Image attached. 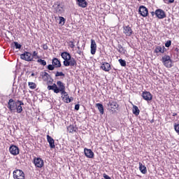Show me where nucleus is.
Instances as JSON below:
<instances>
[{
	"label": "nucleus",
	"mask_w": 179,
	"mask_h": 179,
	"mask_svg": "<svg viewBox=\"0 0 179 179\" xmlns=\"http://www.w3.org/2000/svg\"><path fill=\"white\" fill-rule=\"evenodd\" d=\"M161 61L166 68H171L173 66V60L171 59V57L167 55L163 56Z\"/></svg>",
	"instance_id": "1"
},
{
	"label": "nucleus",
	"mask_w": 179,
	"mask_h": 179,
	"mask_svg": "<svg viewBox=\"0 0 179 179\" xmlns=\"http://www.w3.org/2000/svg\"><path fill=\"white\" fill-rule=\"evenodd\" d=\"M53 8L55 9V13H57V15H61L62 13H64V6L61 5V2H55Z\"/></svg>",
	"instance_id": "2"
},
{
	"label": "nucleus",
	"mask_w": 179,
	"mask_h": 179,
	"mask_svg": "<svg viewBox=\"0 0 179 179\" xmlns=\"http://www.w3.org/2000/svg\"><path fill=\"white\" fill-rule=\"evenodd\" d=\"M17 106V102L15 101L13 99H10L8 103V108L11 113H16V108Z\"/></svg>",
	"instance_id": "3"
},
{
	"label": "nucleus",
	"mask_w": 179,
	"mask_h": 179,
	"mask_svg": "<svg viewBox=\"0 0 179 179\" xmlns=\"http://www.w3.org/2000/svg\"><path fill=\"white\" fill-rule=\"evenodd\" d=\"M63 65L64 66H73L76 68V66H78V63L76 62V60H75V58L72 57L71 56L70 59H68V61L63 62Z\"/></svg>",
	"instance_id": "4"
},
{
	"label": "nucleus",
	"mask_w": 179,
	"mask_h": 179,
	"mask_svg": "<svg viewBox=\"0 0 179 179\" xmlns=\"http://www.w3.org/2000/svg\"><path fill=\"white\" fill-rule=\"evenodd\" d=\"M107 106L108 107V110H110L111 111H115V110H118V107H120L118 103L113 100H109Z\"/></svg>",
	"instance_id": "5"
},
{
	"label": "nucleus",
	"mask_w": 179,
	"mask_h": 179,
	"mask_svg": "<svg viewBox=\"0 0 179 179\" xmlns=\"http://www.w3.org/2000/svg\"><path fill=\"white\" fill-rule=\"evenodd\" d=\"M14 179H25L24 172L20 169H16L13 172Z\"/></svg>",
	"instance_id": "6"
},
{
	"label": "nucleus",
	"mask_w": 179,
	"mask_h": 179,
	"mask_svg": "<svg viewBox=\"0 0 179 179\" xmlns=\"http://www.w3.org/2000/svg\"><path fill=\"white\" fill-rule=\"evenodd\" d=\"M21 59L24 61H27V62H31L34 61L33 57H31V54L29 52H24L23 54L20 55Z\"/></svg>",
	"instance_id": "7"
},
{
	"label": "nucleus",
	"mask_w": 179,
	"mask_h": 179,
	"mask_svg": "<svg viewBox=\"0 0 179 179\" xmlns=\"http://www.w3.org/2000/svg\"><path fill=\"white\" fill-rule=\"evenodd\" d=\"M34 164H35L38 169H41V167L44 166V161L40 157H35L34 158Z\"/></svg>",
	"instance_id": "8"
},
{
	"label": "nucleus",
	"mask_w": 179,
	"mask_h": 179,
	"mask_svg": "<svg viewBox=\"0 0 179 179\" xmlns=\"http://www.w3.org/2000/svg\"><path fill=\"white\" fill-rule=\"evenodd\" d=\"M138 12L143 17H146L149 15V11L145 6H141L138 9Z\"/></svg>",
	"instance_id": "9"
},
{
	"label": "nucleus",
	"mask_w": 179,
	"mask_h": 179,
	"mask_svg": "<svg viewBox=\"0 0 179 179\" xmlns=\"http://www.w3.org/2000/svg\"><path fill=\"white\" fill-rule=\"evenodd\" d=\"M123 33L125 34V36H127L128 37H131L132 34H134V31H132V28L129 27V25L123 27Z\"/></svg>",
	"instance_id": "10"
},
{
	"label": "nucleus",
	"mask_w": 179,
	"mask_h": 179,
	"mask_svg": "<svg viewBox=\"0 0 179 179\" xmlns=\"http://www.w3.org/2000/svg\"><path fill=\"white\" fill-rule=\"evenodd\" d=\"M9 152L11 155H13V156H17L20 152V150H19L18 146L13 145L9 148Z\"/></svg>",
	"instance_id": "11"
},
{
	"label": "nucleus",
	"mask_w": 179,
	"mask_h": 179,
	"mask_svg": "<svg viewBox=\"0 0 179 179\" xmlns=\"http://www.w3.org/2000/svg\"><path fill=\"white\" fill-rule=\"evenodd\" d=\"M155 15L158 19H164L166 17V12L162 9H157L155 10Z\"/></svg>",
	"instance_id": "12"
},
{
	"label": "nucleus",
	"mask_w": 179,
	"mask_h": 179,
	"mask_svg": "<svg viewBox=\"0 0 179 179\" xmlns=\"http://www.w3.org/2000/svg\"><path fill=\"white\" fill-rule=\"evenodd\" d=\"M142 97L146 101H150L153 96H152V94L150 92L145 91L143 92Z\"/></svg>",
	"instance_id": "13"
},
{
	"label": "nucleus",
	"mask_w": 179,
	"mask_h": 179,
	"mask_svg": "<svg viewBox=\"0 0 179 179\" xmlns=\"http://www.w3.org/2000/svg\"><path fill=\"white\" fill-rule=\"evenodd\" d=\"M84 153L88 159H93V157H94V152H93L90 149L85 148Z\"/></svg>",
	"instance_id": "14"
},
{
	"label": "nucleus",
	"mask_w": 179,
	"mask_h": 179,
	"mask_svg": "<svg viewBox=\"0 0 179 179\" xmlns=\"http://www.w3.org/2000/svg\"><path fill=\"white\" fill-rule=\"evenodd\" d=\"M97 51V45L96 44V41L94 39H91V54L94 55Z\"/></svg>",
	"instance_id": "15"
},
{
	"label": "nucleus",
	"mask_w": 179,
	"mask_h": 179,
	"mask_svg": "<svg viewBox=\"0 0 179 179\" xmlns=\"http://www.w3.org/2000/svg\"><path fill=\"white\" fill-rule=\"evenodd\" d=\"M101 69L105 71V72H108L111 70V65H110L108 62H103L102 65L101 66Z\"/></svg>",
	"instance_id": "16"
},
{
	"label": "nucleus",
	"mask_w": 179,
	"mask_h": 179,
	"mask_svg": "<svg viewBox=\"0 0 179 179\" xmlns=\"http://www.w3.org/2000/svg\"><path fill=\"white\" fill-rule=\"evenodd\" d=\"M166 51H167V49H166L164 46L158 45L155 47V52L157 54H159V52H161V54H164Z\"/></svg>",
	"instance_id": "17"
},
{
	"label": "nucleus",
	"mask_w": 179,
	"mask_h": 179,
	"mask_svg": "<svg viewBox=\"0 0 179 179\" xmlns=\"http://www.w3.org/2000/svg\"><path fill=\"white\" fill-rule=\"evenodd\" d=\"M77 2V5L80 7V8H87V1H86V0H76Z\"/></svg>",
	"instance_id": "18"
},
{
	"label": "nucleus",
	"mask_w": 179,
	"mask_h": 179,
	"mask_svg": "<svg viewBox=\"0 0 179 179\" xmlns=\"http://www.w3.org/2000/svg\"><path fill=\"white\" fill-rule=\"evenodd\" d=\"M52 64L55 68H61V61H59L57 57L52 59Z\"/></svg>",
	"instance_id": "19"
},
{
	"label": "nucleus",
	"mask_w": 179,
	"mask_h": 179,
	"mask_svg": "<svg viewBox=\"0 0 179 179\" xmlns=\"http://www.w3.org/2000/svg\"><path fill=\"white\" fill-rule=\"evenodd\" d=\"M47 140H48V142L51 149H55V144L54 143V142H55L54 138H52V137L50 136V135H47Z\"/></svg>",
	"instance_id": "20"
},
{
	"label": "nucleus",
	"mask_w": 179,
	"mask_h": 179,
	"mask_svg": "<svg viewBox=\"0 0 179 179\" xmlns=\"http://www.w3.org/2000/svg\"><path fill=\"white\" fill-rule=\"evenodd\" d=\"M61 57L63 58L64 61H68L69 59H71V54L68 52H63L61 53Z\"/></svg>",
	"instance_id": "21"
},
{
	"label": "nucleus",
	"mask_w": 179,
	"mask_h": 179,
	"mask_svg": "<svg viewBox=\"0 0 179 179\" xmlns=\"http://www.w3.org/2000/svg\"><path fill=\"white\" fill-rule=\"evenodd\" d=\"M67 131L70 134H73V132H76V131H78V127H76V126H75L73 124H71L70 126H69L67 127Z\"/></svg>",
	"instance_id": "22"
},
{
	"label": "nucleus",
	"mask_w": 179,
	"mask_h": 179,
	"mask_svg": "<svg viewBox=\"0 0 179 179\" xmlns=\"http://www.w3.org/2000/svg\"><path fill=\"white\" fill-rule=\"evenodd\" d=\"M139 164V170L142 174H146L148 173V169L145 165H143L141 162L138 163Z\"/></svg>",
	"instance_id": "23"
},
{
	"label": "nucleus",
	"mask_w": 179,
	"mask_h": 179,
	"mask_svg": "<svg viewBox=\"0 0 179 179\" xmlns=\"http://www.w3.org/2000/svg\"><path fill=\"white\" fill-rule=\"evenodd\" d=\"M41 76H42V78L43 79V80L45 82L48 81V79H50V78H51L50 74H48V73H47V72H41Z\"/></svg>",
	"instance_id": "24"
},
{
	"label": "nucleus",
	"mask_w": 179,
	"mask_h": 179,
	"mask_svg": "<svg viewBox=\"0 0 179 179\" xmlns=\"http://www.w3.org/2000/svg\"><path fill=\"white\" fill-rule=\"evenodd\" d=\"M57 86H59L58 87L59 93L60 92L61 90H65V84H64V83L61 81H57Z\"/></svg>",
	"instance_id": "25"
},
{
	"label": "nucleus",
	"mask_w": 179,
	"mask_h": 179,
	"mask_svg": "<svg viewBox=\"0 0 179 179\" xmlns=\"http://www.w3.org/2000/svg\"><path fill=\"white\" fill-rule=\"evenodd\" d=\"M117 50L120 54H125L127 52V50L121 44H118Z\"/></svg>",
	"instance_id": "26"
},
{
	"label": "nucleus",
	"mask_w": 179,
	"mask_h": 179,
	"mask_svg": "<svg viewBox=\"0 0 179 179\" xmlns=\"http://www.w3.org/2000/svg\"><path fill=\"white\" fill-rule=\"evenodd\" d=\"M133 114H134V115H139V113H141V110H139V108H138V106L134 105L133 106Z\"/></svg>",
	"instance_id": "27"
},
{
	"label": "nucleus",
	"mask_w": 179,
	"mask_h": 179,
	"mask_svg": "<svg viewBox=\"0 0 179 179\" xmlns=\"http://www.w3.org/2000/svg\"><path fill=\"white\" fill-rule=\"evenodd\" d=\"M99 113L101 114H104V106H103V104L101 103H96V104Z\"/></svg>",
	"instance_id": "28"
},
{
	"label": "nucleus",
	"mask_w": 179,
	"mask_h": 179,
	"mask_svg": "<svg viewBox=\"0 0 179 179\" xmlns=\"http://www.w3.org/2000/svg\"><path fill=\"white\" fill-rule=\"evenodd\" d=\"M62 99L64 103H71V99H69V94H67V96L62 95Z\"/></svg>",
	"instance_id": "29"
},
{
	"label": "nucleus",
	"mask_w": 179,
	"mask_h": 179,
	"mask_svg": "<svg viewBox=\"0 0 179 179\" xmlns=\"http://www.w3.org/2000/svg\"><path fill=\"white\" fill-rule=\"evenodd\" d=\"M28 86L29 87V89L34 90L36 87H37V85L34 83L29 82Z\"/></svg>",
	"instance_id": "30"
},
{
	"label": "nucleus",
	"mask_w": 179,
	"mask_h": 179,
	"mask_svg": "<svg viewBox=\"0 0 179 179\" xmlns=\"http://www.w3.org/2000/svg\"><path fill=\"white\" fill-rule=\"evenodd\" d=\"M37 62L41 64V65H43V66H45V65H47V62H45V60L42 59H38L37 60Z\"/></svg>",
	"instance_id": "31"
},
{
	"label": "nucleus",
	"mask_w": 179,
	"mask_h": 179,
	"mask_svg": "<svg viewBox=\"0 0 179 179\" xmlns=\"http://www.w3.org/2000/svg\"><path fill=\"white\" fill-rule=\"evenodd\" d=\"M15 110H17V113L18 114H20V113H22V111H23V108L20 105H17V108H16Z\"/></svg>",
	"instance_id": "32"
},
{
	"label": "nucleus",
	"mask_w": 179,
	"mask_h": 179,
	"mask_svg": "<svg viewBox=\"0 0 179 179\" xmlns=\"http://www.w3.org/2000/svg\"><path fill=\"white\" fill-rule=\"evenodd\" d=\"M59 24H65L66 20L64 17H59Z\"/></svg>",
	"instance_id": "33"
},
{
	"label": "nucleus",
	"mask_w": 179,
	"mask_h": 179,
	"mask_svg": "<svg viewBox=\"0 0 179 179\" xmlns=\"http://www.w3.org/2000/svg\"><path fill=\"white\" fill-rule=\"evenodd\" d=\"M119 62L121 65V66H127V62L122 59H119Z\"/></svg>",
	"instance_id": "34"
},
{
	"label": "nucleus",
	"mask_w": 179,
	"mask_h": 179,
	"mask_svg": "<svg viewBox=\"0 0 179 179\" xmlns=\"http://www.w3.org/2000/svg\"><path fill=\"white\" fill-rule=\"evenodd\" d=\"M14 47L16 48V50H20V48H22V45L17 42H14Z\"/></svg>",
	"instance_id": "35"
},
{
	"label": "nucleus",
	"mask_w": 179,
	"mask_h": 179,
	"mask_svg": "<svg viewBox=\"0 0 179 179\" xmlns=\"http://www.w3.org/2000/svg\"><path fill=\"white\" fill-rule=\"evenodd\" d=\"M58 76H65V74L62 71H57L55 73V77L58 78Z\"/></svg>",
	"instance_id": "36"
},
{
	"label": "nucleus",
	"mask_w": 179,
	"mask_h": 179,
	"mask_svg": "<svg viewBox=\"0 0 179 179\" xmlns=\"http://www.w3.org/2000/svg\"><path fill=\"white\" fill-rule=\"evenodd\" d=\"M47 69L48 71H54L55 69V67L52 64H48Z\"/></svg>",
	"instance_id": "37"
},
{
	"label": "nucleus",
	"mask_w": 179,
	"mask_h": 179,
	"mask_svg": "<svg viewBox=\"0 0 179 179\" xmlns=\"http://www.w3.org/2000/svg\"><path fill=\"white\" fill-rule=\"evenodd\" d=\"M52 86L55 88V93H59V90H58V86H57V84L54 83Z\"/></svg>",
	"instance_id": "38"
},
{
	"label": "nucleus",
	"mask_w": 179,
	"mask_h": 179,
	"mask_svg": "<svg viewBox=\"0 0 179 179\" xmlns=\"http://www.w3.org/2000/svg\"><path fill=\"white\" fill-rule=\"evenodd\" d=\"M174 129L177 132V134H178V135H179V124H174Z\"/></svg>",
	"instance_id": "39"
},
{
	"label": "nucleus",
	"mask_w": 179,
	"mask_h": 179,
	"mask_svg": "<svg viewBox=\"0 0 179 179\" xmlns=\"http://www.w3.org/2000/svg\"><path fill=\"white\" fill-rule=\"evenodd\" d=\"M38 52L37 51H34L32 54V58H40L38 56Z\"/></svg>",
	"instance_id": "40"
},
{
	"label": "nucleus",
	"mask_w": 179,
	"mask_h": 179,
	"mask_svg": "<svg viewBox=\"0 0 179 179\" xmlns=\"http://www.w3.org/2000/svg\"><path fill=\"white\" fill-rule=\"evenodd\" d=\"M48 90H53L54 93H55V88L52 85H48Z\"/></svg>",
	"instance_id": "41"
},
{
	"label": "nucleus",
	"mask_w": 179,
	"mask_h": 179,
	"mask_svg": "<svg viewBox=\"0 0 179 179\" xmlns=\"http://www.w3.org/2000/svg\"><path fill=\"white\" fill-rule=\"evenodd\" d=\"M62 96H68V92L65 91V90H62L60 91Z\"/></svg>",
	"instance_id": "42"
},
{
	"label": "nucleus",
	"mask_w": 179,
	"mask_h": 179,
	"mask_svg": "<svg viewBox=\"0 0 179 179\" xmlns=\"http://www.w3.org/2000/svg\"><path fill=\"white\" fill-rule=\"evenodd\" d=\"M170 45H171V40L168 41L165 43V47H166L167 48H169V47H170Z\"/></svg>",
	"instance_id": "43"
},
{
	"label": "nucleus",
	"mask_w": 179,
	"mask_h": 179,
	"mask_svg": "<svg viewBox=\"0 0 179 179\" xmlns=\"http://www.w3.org/2000/svg\"><path fill=\"white\" fill-rule=\"evenodd\" d=\"M69 43H70L69 45H70L71 48H75V43H73V41H70Z\"/></svg>",
	"instance_id": "44"
},
{
	"label": "nucleus",
	"mask_w": 179,
	"mask_h": 179,
	"mask_svg": "<svg viewBox=\"0 0 179 179\" xmlns=\"http://www.w3.org/2000/svg\"><path fill=\"white\" fill-rule=\"evenodd\" d=\"M17 105H18V106H24V103L22 101L17 100Z\"/></svg>",
	"instance_id": "45"
},
{
	"label": "nucleus",
	"mask_w": 179,
	"mask_h": 179,
	"mask_svg": "<svg viewBox=\"0 0 179 179\" xmlns=\"http://www.w3.org/2000/svg\"><path fill=\"white\" fill-rule=\"evenodd\" d=\"M80 105H79V104H76L75 105V110H76V111H79V108H80Z\"/></svg>",
	"instance_id": "46"
},
{
	"label": "nucleus",
	"mask_w": 179,
	"mask_h": 179,
	"mask_svg": "<svg viewBox=\"0 0 179 179\" xmlns=\"http://www.w3.org/2000/svg\"><path fill=\"white\" fill-rule=\"evenodd\" d=\"M43 48L44 50H48V45H47V43L43 45Z\"/></svg>",
	"instance_id": "47"
},
{
	"label": "nucleus",
	"mask_w": 179,
	"mask_h": 179,
	"mask_svg": "<svg viewBox=\"0 0 179 179\" xmlns=\"http://www.w3.org/2000/svg\"><path fill=\"white\" fill-rule=\"evenodd\" d=\"M77 53L79 54V55H82V54H83V52L82 50H78Z\"/></svg>",
	"instance_id": "48"
},
{
	"label": "nucleus",
	"mask_w": 179,
	"mask_h": 179,
	"mask_svg": "<svg viewBox=\"0 0 179 179\" xmlns=\"http://www.w3.org/2000/svg\"><path fill=\"white\" fill-rule=\"evenodd\" d=\"M151 15L152 16H155V15H156V12L155 11L151 12Z\"/></svg>",
	"instance_id": "49"
},
{
	"label": "nucleus",
	"mask_w": 179,
	"mask_h": 179,
	"mask_svg": "<svg viewBox=\"0 0 179 179\" xmlns=\"http://www.w3.org/2000/svg\"><path fill=\"white\" fill-rule=\"evenodd\" d=\"M173 2H174V0H169V3H173Z\"/></svg>",
	"instance_id": "50"
},
{
	"label": "nucleus",
	"mask_w": 179,
	"mask_h": 179,
	"mask_svg": "<svg viewBox=\"0 0 179 179\" xmlns=\"http://www.w3.org/2000/svg\"><path fill=\"white\" fill-rule=\"evenodd\" d=\"M71 101H73V97L71 96L70 98Z\"/></svg>",
	"instance_id": "51"
},
{
	"label": "nucleus",
	"mask_w": 179,
	"mask_h": 179,
	"mask_svg": "<svg viewBox=\"0 0 179 179\" xmlns=\"http://www.w3.org/2000/svg\"><path fill=\"white\" fill-rule=\"evenodd\" d=\"M153 122H155V120L152 119V120H150V123L153 124Z\"/></svg>",
	"instance_id": "52"
},
{
	"label": "nucleus",
	"mask_w": 179,
	"mask_h": 179,
	"mask_svg": "<svg viewBox=\"0 0 179 179\" xmlns=\"http://www.w3.org/2000/svg\"><path fill=\"white\" fill-rule=\"evenodd\" d=\"M82 47L83 48V50H85V44L83 43V44L82 45Z\"/></svg>",
	"instance_id": "53"
},
{
	"label": "nucleus",
	"mask_w": 179,
	"mask_h": 179,
	"mask_svg": "<svg viewBox=\"0 0 179 179\" xmlns=\"http://www.w3.org/2000/svg\"><path fill=\"white\" fill-rule=\"evenodd\" d=\"M176 115H177V113H173V117H176Z\"/></svg>",
	"instance_id": "54"
},
{
	"label": "nucleus",
	"mask_w": 179,
	"mask_h": 179,
	"mask_svg": "<svg viewBox=\"0 0 179 179\" xmlns=\"http://www.w3.org/2000/svg\"><path fill=\"white\" fill-rule=\"evenodd\" d=\"M77 48H78V50H80V46H78Z\"/></svg>",
	"instance_id": "55"
},
{
	"label": "nucleus",
	"mask_w": 179,
	"mask_h": 179,
	"mask_svg": "<svg viewBox=\"0 0 179 179\" xmlns=\"http://www.w3.org/2000/svg\"><path fill=\"white\" fill-rule=\"evenodd\" d=\"M34 73H32L31 74V76H34Z\"/></svg>",
	"instance_id": "56"
},
{
	"label": "nucleus",
	"mask_w": 179,
	"mask_h": 179,
	"mask_svg": "<svg viewBox=\"0 0 179 179\" xmlns=\"http://www.w3.org/2000/svg\"><path fill=\"white\" fill-rule=\"evenodd\" d=\"M138 1H141V0H138Z\"/></svg>",
	"instance_id": "57"
}]
</instances>
